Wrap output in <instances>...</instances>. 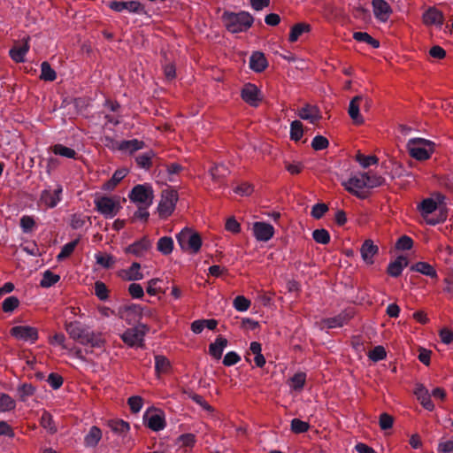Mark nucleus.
<instances>
[{
    "instance_id": "nucleus-44",
    "label": "nucleus",
    "mask_w": 453,
    "mask_h": 453,
    "mask_svg": "<svg viewBox=\"0 0 453 453\" xmlns=\"http://www.w3.org/2000/svg\"><path fill=\"white\" fill-rule=\"evenodd\" d=\"M60 280L59 275L53 273L50 270L44 272L42 279L41 280L40 285L42 288H50L56 284Z\"/></svg>"
},
{
    "instance_id": "nucleus-42",
    "label": "nucleus",
    "mask_w": 453,
    "mask_h": 453,
    "mask_svg": "<svg viewBox=\"0 0 453 453\" xmlns=\"http://www.w3.org/2000/svg\"><path fill=\"white\" fill-rule=\"evenodd\" d=\"M40 78L46 81H53L57 78L56 72L51 68L50 65L44 61L41 65V75Z\"/></svg>"
},
{
    "instance_id": "nucleus-4",
    "label": "nucleus",
    "mask_w": 453,
    "mask_h": 453,
    "mask_svg": "<svg viewBox=\"0 0 453 453\" xmlns=\"http://www.w3.org/2000/svg\"><path fill=\"white\" fill-rule=\"evenodd\" d=\"M176 237L182 250L193 254H196L200 250L202 240L197 232L189 228H184L177 234Z\"/></svg>"
},
{
    "instance_id": "nucleus-23",
    "label": "nucleus",
    "mask_w": 453,
    "mask_h": 453,
    "mask_svg": "<svg viewBox=\"0 0 453 453\" xmlns=\"http://www.w3.org/2000/svg\"><path fill=\"white\" fill-rule=\"evenodd\" d=\"M267 66V61L265 55L261 52H254L250 58V67L254 72H263Z\"/></svg>"
},
{
    "instance_id": "nucleus-45",
    "label": "nucleus",
    "mask_w": 453,
    "mask_h": 453,
    "mask_svg": "<svg viewBox=\"0 0 453 453\" xmlns=\"http://www.w3.org/2000/svg\"><path fill=\"white\" fill-rule=\"evenodd\" d=\"M228 173V169L224 165H216L210 169V174L214 181H219Z\"/></svg>"
},
{
    "instance_id": "nucleus-33",
    "label": "nucleus",
    "mask_w": 453,
    "mask_h": 453,
    "mask_svg": "<svg viewBox=\"0 0 453 453\" xmlns=\"http://www.w3.org/2000/svg\"><path fill=\"white\" fill-rule=\"evenodd\" d=\"M366 188H374L384 185L385 179L374 173L367 172L364 173Z\"/></svg>"
},
{
    "instance_id": "nucleus-12",
    "label": "nucleus",
    "mask_w": 453,
    "mask_h": 453,
    "mask_svg": "<svg viewBox=\"0 0 453 453\" xmlns=\"http://www.w3.org/2000/svg\"><path fill=\"white\" fill-rule=\"evenodd\" d=\"M11 334L18 340L35 342L38 339L36 328L28 326H16L11 329Z\"/></svg>"
},
{
    "instance_id": "nucleus-49",
    "label": "nucleus",
    "mask_w": 453,
    "mask_h": 453,
    "mask_svg": "<svg viewBox=\"0 0 453 453\" xmlns=\"http://www.w3.org/2000/svg\"><path fill=\"white\" fill-rule=\"evenodd\" d=\"M78 242H79V240L76 239L74 241H72V242L65 244L62 247L61 251L59 252V254L57 257L58 260L61 261V260H64L65 258L68 257L73 252Z\"/></svg>"
},
{
    "instance_id": "nucleus-58",
    "label": "nucleus",
    "mask_w": 453,
    "mask_h": 453,
    "mask_svg": "<svg viewBox=\"0 0 453 453\" xmlns=\"http://www.w3.org/2000/svg\"><path fill=\"white\" fill-rule=\"evenodd\" d=\"M328 140L322 135L315 136L311 142V147L315 150H321L326 149L328 147Z\"/></svg>"
},
{
    "instance_id": "nucleus-5",
    "label": "nucleus",
    "mask_w": 453,
    "mask_h": 453,
    "mask_svg": "<svg viewBox=\"0 0 453 453\" xmlns=\"http://www.w3.org/2000/svg\"><path fill=\"white\" fill-rule=\"evenodd\" d=\"M94 203L96 211L106 219L113 218L120 209L118 197L98 196L95 198Z\"/></svg>"
},
{
    "instance_id": "nucleus-10",
    "label": "nucleus",
    "mask_w": 453,
    "mask_h": 453,
    "mask_svg": "<svg viewBox=\"0 0 453 453\" xmlns=\"http://www.w3.org/2000/svg\"><path fill=\"white\" fill-rule=\"evenodd\" d=\"M241 96L245 103L253 107L258 106L262 101L261 91L252 83H247L243 86Z\"/></svg>"
},
{
    "instance_id": "nucleus-28",
    "label": "nucleus",
    "mask_w": 453,
    "mask_h": 453,
    "mask_svg": "<svg viewBox=\"0 0 453 453\" xmlns=\"http://www.w3.org/2000/svg\"><path fill=\"white\" fill-rule=\"evenodd\" d=\"M127 173L128 171L127 168L116 170L112 177L103 185V189L106 191L114 189V188L127 176Z\"/></svg>"
},
{
    "instance_id": "nucleus-24",
    "label": "nucleus",
    "mask_w": 453,
    "mask_h": 453,
    "mask_svg": "<svg viewBox=\"0 0 453 453\" xmlns=\"http://www.w3.org/2000/svg\"><path fill=\"white\" fill-rule=\"evenodd\" d=\"M227 345V340L222 336H218L213 343L209 346V353L216 359H220L224 349Z\"/></svg>"
},
{
    "instance_id": "nucleus-17",
    "label": "nucleus",
    "mask_w": 453,
    "mask_h": 453,
    "mask_svg": "<svg viewBox=\"0 0 453 453\" xmlns=\"http://www.w3.org/2000/svg\"><path fill=\"white\" fill-rule=\"evenodd\" d=\"M151 241L147 236H144L129 245L126 249V252L134 254L136 257H142L151 248Z\"/></svg>"
},
{
    "instance_id": "nucleus-53",
    "label": "nucleus",
    "mask_w": 453,
    "mask_h": 453,
    "mask_svg": "<svg viewBox=\"0 0 453 453\" xmlns=\"http://www.w3.org/2000/svg\"><path fill=\"white\" fill-rule=\"evenodd\" d=\"M386 356V350L382 346L374 347L368 354L369 358L374 362L383 360Z\"/></svg>"
},
{
    "instance_id": "nucleus-22",
    "label": "nucleus",
    "mask_w": 453,
    "mask_h": 453,
    "mask_svg": "<svg viewBox=\"0 0 453 453\" xmlns=\"http://www.w3.org/2000/svg\"><path fill=\"white\" fill-rule=\"evenodd\" d=\"M28 50H29V45L27 43V41H26L23 43L17 44V45L13 46L9 51L10 57L16 63L24 62L25 56L28 52Z\"/></svg>"
},
{
    "instance_id": "nucleus-8",
    "label": "nucleus",
    "mask_w": 453,
    "mask_h": 453,
    "mask_svg": "<svg viewBox=\"0 0 453 453\" xmlns=\"http://www.w3.org/2000/svg\"><path fill=\"white\" fill-rule=\"evenodd\" d=\"M178 201V193L173 189H165L162 193L161 201L157 210L161 218H167L174 211Z\"/></svg>"
},
{
    "instance_id": "nucleus-61",
    "label": "nucleus",
    "mask_w": 453,
    "mask_h": 453,
    "mask_svg": "<svg viewBox=\"0 0 453 453\" xmlns=\"http://www.w3.org/2000/svg\"><path fill=\"white\" fill-rule=\"evenodd\" d=\"M413 246V241L407 235L400 237L396 242V248L402 250H409Z\"/></svg>"
},
{
    "instance_id": "nucleus-41",
    "label": "nucleus",
    "mask_w": 453,
    "mask_h": 453,
    "mask_svg": "<svg viewBox=\"0 0 453 453\" xmlns=\"http://www.w3.org/2000/svg\"><path fill=\"white\" fill-rule=\"evenodd\" d=\"M353 38L357 42H365L374 49L380 47V42L365 32H355L353 34Z\"/></svg>"
},
{
    "instance_id": "nucleus-29",
    "label": "nucleus",
    "mask_w": 453,
    "mask_h": 453,
    "mask_svg": "<svg viewBox=\"0 0 453 453\" xmlns=\"http://www.w3.org/2000/svg\"><path fill=\"white\" fill-rule=\"evenodd\" d=\"M443 196L441 195H437L438 202L434 201L433 198H426L422 201L419 205V210L423 216H427L434 212L438 206V203H441L443 200Z\"/></svg>"
},
{
    "instance_id": "nucleus-31",
    "label": "nucleus",
    "mask_w": 453,
    "mask_h": 453,
    "mask_svg": "<svg viewBox=\"0 0 453 453\" xmlns=\"http://www.w3.org/2000/svg\"><path fill=\"white\" fill-rule=\"evenodd\" d=\"M411 270L420 273L424 275L429 276L431 278L436 279L438 274L435 269L426 262H418L411 266Z\"/></svg>"
},
{
    "instance_id": "nucleus-54",
    "label": "nucleus",
    "mask_w": 453,
    "mask_h": 453,
    "mask_svg": "<svg viewBox=\"0 0 453 453\" xmlns=\"http://www.w3.org/2000/svg\"><path fill=\"white\" fill-rule=\"evenodd\" d=\"M250 306V301L243 296H238L234 300V307L239 311H246Z\"/></svg>"
},
{
    "instance_id": "nucleus-16",
    "label": "nucleus",
    "mask_w": 453,
    "mask_h": 453,
    "mask_svg": "<svg viewBox=\"0 0 453 453\" xmlns=\"http://www.w3.org/2000/svg\"><path fill=\"white\" fill-rule=\"evenodd\" d=\"M144 147L145 142L137 139L115 142L113 144V149L126 151L129 154H133L137 150H142Z\"/></svg>"
},
{
    "instance_id": "nucleus-9",
    "label": "nucleus",
    "mask_w": 453,
    "mask_h": 453,
    "mask_svg": "<svg viewBox=\"0 0 453 453\" xmlns=\"http://www.w3.org/2000/svg\"><path fill=\"white\" fill-rule=\"evenodd\" d=\"M342 185L346 190L358 198L365 199L368 196V193L363 190L366 188L364 173L349 178Z\"/></svg>"
},
{
    "instance_id": "nucleus-52",
    "label": "nucleus",
    "mask_w": 453,
    "mask_h": 453,
    "mask_svg": "<svg viewBox=\"0 0 453 453\" xmlns=\"http://www.w3.org/2000/svg\"><path fill=\"white\" fill-rule=\"evenodd\" d=\"M19 304L16 296H9L3 302L2 308L4 312H12Z\"/></svg>"
},
{
    "instance_id": "nucleus-43",
    "label": "nucleus",
    "mask_w": 453,
    "mask_h": 453,
    "mask_svg": "<svg viewBox=\"0 0 453 453\" xmlns=\"http://www.w3.org/2000/svg\"><path fill=\"white\" fill-rule=\"evenodd\" d=\"M306 374L304 372H297L289 380V387L294 390H301L305 383Z\"/></svg>"
},
{
    "instance_id": "nucleus-7",
    "label": "nucleus",
    "mask_w": 453,
    "mask_h": 453,
    "mask_svg": "<svg viewBox=\"0 0 453 453\" xmlns=\"http://www.w3.org/2000/svg\"><path fill=\"white\" fill-rule=\"evenodd\" d=\"M153 197L152 188L146 184H138L134 186L129 194L131 201L138 203L142 206L145 207H150L152 204Z\"/></svg>"
},
{
    "instance_id": "nucleus-60",
    "label": "nucleus",
    "mask_w": 453,
    "mask_h": 453,
    "mask_svg": "<svg viewBox=\"0 0 453 453\" xmlns=\"http://www.w3.org/2000/svg\"><path fill=\"white\" fill-rule=\"evenodd\" d=\"M127 403L132 412L137 413L142 407V398L138 395L131 396L128 398Z\"/></svg>"
},
{
    "instance_id": "nucleus-59",
    "label": "nucleus",
    "mask_w": 453,
    "mask_h": 453,
    "mask_svg": "<svg viewBox=\"0 0 453 453\" xmlns=\"http://www.w3.org/2000/svg\"><path fill=\"white\" fill-rule=\"evenodd\" d=\"M327 211L328 207L326 203H319L313 205L311 214L314 219H321Z\"/></svg>"
},
{
    "instance_id": "nucleus-11",
    "label": "nucleus",
    "mask_w": 453,
    "mask_h": 453,
    "mask_svg": "<svg viewBox=\"0 0 453 453\" xmlns=\"http://www.w3.org/2000/svg\"><path fill=\"white\" fill-rule=\"evenodd\" d=\"M354 316L352 310H345L337 316L333 318L324 319L321 321L324 328L332 329L336 327H342L346 325Z\"/></svg>"
},
{
    "instance_id": "nucleus-64",
    "label": "nucleus",
    "mask_w": 453,
    "mask_h": 453,
    "mask_svg": "<svg viewBox=\"0 0 453 453\" xmlns=\"http://www.w3.org/2000/svg\"><path fill=\"white\" fill-rule=\"evenodd\" d=\"M129 295L133 298L140 299L144 296L142 287L138 283H131L128 287Z\"/></svg>"
},
{
    "instance_id": "nucleus-6",
    "label": "nucleus",
    "mask_w": 453,
    "mask_h": 453,
    "mask_svg": "<svg viewBox=\"0 0 453 453\" xmlns=\"http://www.w3.org/2000/svg\"><path fill=\"white\" fill-rule=\"evenodd\" d=\"M148 331L149 328L146 325L139 324L134 327L127 329L121 334V339L129 347H142L144 336Z\"/></svg>"
},
{
    "instance_id": "nucleus-2",
    "label": "nucleus",
    "mask_w": 453,
    "mask_h": 453,
    "mask_svg": "<svg viewBox=\"0 0 453 453\" xmlns=\"http://www.w3.org/2000/svg\"><path fill=\"white\" fill-rule=\"evenodd\" d=\"M223 23L232 34L247 31L253 24V17L247 12H225L222 14Z\"/></svg>"
},
{
    "instance_id": "nucleus-62",
    "label": "nucleus",
    "mask_w": 453,
    "mask_h": 453,
    "mask_svg": "<svg viewBox=\"0 0 453 453\" xmlns=\"http://www.w3.org/2000/svg\"><path fill=\"white\" fill-rule=\"evenodd\" d=\"M19 394L21 401H26L27 397L34 395L35 388L31 384H22L19 389Z\"/></svg>"
},
{
    "instance_id": "nucleus-51",
    "label": "nucleus",
    "mask_w": 453,
    "mask_h": 453,
    "mask_svg": "<svg viewBox=\"0 0 453 453\" xmlns=\"http://www.w3.org/2000/svg\"><path fill=\"white\" fill-rule=\"evenodd\" d=\"M310 425L299 418H294L291 421V431L295 434H302L308 431Z\"/></svg>"
},
{
    "instance_id": "nucleus-37",
    "label": "nucleus",
    "mask_w": 453,
    "mask_h": 453,
    "mask_svg": "<svg viewBox=\"0 0 453 453\" xmlns=\"http://www.w3.org/2000/svg\"><path fill=\"white\" fill-rule=\"evenodd\" d=\"M157 250L163 255H169L173 250V240L172 237H161L157 243Z\"/></svg>"
},
{
    "instance_id": "nucleus-55",
    "label": "nucleus",
    "mask_w": 453,
    "mask_h": 453,
    "mask_svg": "<svg viewBox=\"0 0 453 453\" xmlns=\"http://www.w3.org/2000/svg\"><path fill=\"white\" fill-rule=\"evenodd\" d=\"M95 294L102 301L108 299V288L106 285L102 281H96L95 283Z\"/></svg>"
},
{
    "instance_id": "nucleus-36",
    "label": "nucleus",
    "mask_w": 453,
    "mask_h": 453,
    "mask_svg": "<svg viewBox=\"0 0 453 453\" xmlns=\"http://www.w3.org/2000/svg\"><path fill=\"white\" fill-rule=\"evenodd\" d=\"M311 30V26L306 23H297L292 27L288 40L291 42H296L299 37Z\"/></svg>"
},
{
    "instance_id": "nucleus-50",
    "label": "nucleus",
    "mask_w": 453,
    "mask_h": 453,
    "mask_svg": "<svg viewBox=\"0 0 453 453\" xmlns=\"http://www.w3.org/2000/svg\"><path fill=\"white\" fill-rule=\"evenodd\" d=\"M312 237L318 243L327 244L330 242V234L328 231L324 228L314 230Z\"/></svg>"
},
{
    "instance_id": "nucleus-19",
    "label": "nucleus",
    "mask_w": 453,
    "mask_h": 453,
    "mask_svg": "<svg viewBox=\"0 0 453 453\" xmlns=\"http://www.w3.org/2000/svg\"><path fill=\"white\" fill-rule=\"evenodd\" d=\"M374 16L380 21H387L392 12L391 7L384 0H372Z\"/></svg>"
},
{
    "instance_id": "nucleus-40",
    "label": "nucleus",
    "mask_w": 453,
    "mask_h": 453,
    "mask_svg": "<svg viewBox=\"0 0 453 453\" xmlns=\"http://www.w3.org/2000/svg\"><path fill=\"white\" fill-rule=\"evenodd\" d=\"M16 402L9 395L0 393V412H6L14 410Z\"/></svg>"
},
{
    "instance_id": "nucleus-21",
    "label": "nucleus",
    "mask_w": 453,
    "mask_h": 453,
    "mask_svg": "<svg viewBox=\"0 0 453 453\" xmlns=\"http://www.w3.org/2000/svg\"><path fill=\"white\" fill-rule=\"evenodd\" d=\"M378 246H376L372 240H365L360 249L364 261L367 264H372L373 256L378 252Z\"/></svg>"
},
{
    "instance_id": "nucleus-35",
    "label": "nucleus",
    "mask_w": 453,
    "mask_h": 453,
    "mask_svg": "<svg viewBox=\"0 0 453 453\" xmlns=\"http://www.w3.org/2000/svg\"><path fill=\"white\" fill-rule=\"evenodd\" d=\"M50 150L55 155H58L66 158H76L77 156V153L73 149L60 143L51 146Z\"/></svg>"
},
{
    "instance_id": "nucleus-1",
    "label": "nucleus",
    "mask_w": 453,
    "mask_h": 453,
    "mask_svg": "<svg viewBox=\"0 0 453 453\" xmlns=\"http://www.w3.org/2000/svg\"><path fill=\"white\" fill-rule=\"evenodd\" d=\"M65 328L70 338L82 345L102 348L104 344V340L100 333L91 331L78 321L66 322Z\"/></svg>"
},
{
    "instance_id": "nucleus-25",
    "label": "nucleus",
    "mask_w": 453,
    "mask_h": 453,
    "mask_svg": "<svg viewBox=\"0 0 453 453\" xmlns=\"http://www.w3.org/2000/svg\"><path fill=\"white\" fill-rule=\"evenodd\" d=\"M101 439V429L96 426H93L84 437V445L88 448H95Z\"/></svg>"
},
{
    "instance_id": "nucleus-57",
    "label": "nucleus",
    "mask_w": 453,
    "mask_h": 453,
    "mask_svg": "<svg viewBox=\"0 0 453 453\" xmlns=\"http://www.w3.org/2000/svg\"><path fill=\"white\" fill-rule=\"evenodd\" d=\"M125 10L128 11L129 12L137 13V14L146 13L144 6L136 1L126 2Z\"/></svg>"
},
{
    "instance_id": "nucleus-63",
    "label": "nucleus",
    "mask_w": 453,
    "mask_h": 453,
    "mask_svg": "<svg viewBox=\"0 0 453 453\" xmlns=\"http://www.w3.org/2000/svg\"><path fill=\"white\" fill-rule=\"evenodd\" d=\"M50 343L54 346H60L63 349H66L65 336L63 333H56L50 338Z\"/></svg>"
},
{
    "instance_id": "nucleus-18",
    "label": "nucleus",
    "mask_w": 453,
    "mask_h": 453,
    "mask_svg": "<svg viewBox=\"0 0 453 453\" xmlns=\"http://www.w3.org/2000/svg\"><path fill=\"white\" fill-rule=\"evenodd\" d=\"M444 16L441 11L435 7L428 8L423 14V22L426 26L441 27L443 24Z\"/></svg>"
},
{
    "instance_id": "nucleus-46",
    "label": "nucleus",
    "mask_w": 453,
    "mask_h": 453,
    "mask_svg": "<svg viewBox=\"0 0 453 453\" xmlns=\"http://www.w3.org/2000/svg\"><path fill=\"white\" fill-rule=\"evenodd\" d=\"M303 124L299 120L292 121L290 125V138L293 141H299L303 137Z\"/></svg>"
},
{
    "instance_id": "nucleus-20",
    "label": "nucleus",
    "mask_w": 453,
    "mask_h": 453,
    "mask_svg": "<svg viewBox=\"0 0 453 453\" xmlns=\"http://www.w3.org/2000/svg\"><path fill=\"white\" fill-rule=\"evenodd\" d=\"M298 116L311 123H315L321 119L320 111L315 105L305 104L298 110Z\"/></svg>"
},
{
    "instance_id": "nucleus-32",
    "label": "nucleus",
    "mask_w": 453,
    "mask_h": 453,
    "mask_svg": "<svg viewBox=\"0 0 453 453\" xmlns=\"http://www.w3.org/2000/svg\"><path fill=\"white\" fill-rule=\"evenodd\" d=\"M155 157V152L151 150L139 154L135 157V162L136 164L143 169H150L152 165V159Z\"/></svg>"
},
{
    "instance_id": "nucleus-47",
    "label": "nucleus",
    "mask_w": 453,
    "mask_h": 453,
    "mask_svg": "<svg viewBox=\"0 0 453 453\" xmlns=\"http://www.w3.org/2000/svg\"><path fill=\"white\" fill-rule=\"evenodd\" d=\"M356 160L363 168H367L372 165L377 164L379 159L376 156H365L358 151L356 155Z\"/></svg>"
},
{
    "instance_id": "nucleus-13",
    "label": "nucleus",
    "mask_w": 453,
    "mask_h": 453,
    "mask_svg": "<svg viewBox=\"0 0 453 453\" xmlns=\"http://www.w3.org/2000/svg\"><path fill=\"white\" fill-rule=\"evenodd\" d=\"M63 188L61 185H58L56 189H44L41 193L40 201L48 208H54L61 201V194Z\"/></svg>"
},
{
    "instance_id": "nucleus-3",
    "label": "nucleus",
    "mask_w": 453,
    "mask_h": 453,
    "mask_svg": "<svg viewBox=\"0 0 453 453\" xmlns=\"http://www.w3.org/2000/svg\"><path fill=\"white\" fill-rule=\"evenodd\" d=\"M407 150L411 157L419 161L426 160L434 152V142L423 138H413L408 141Z\"/></svg>"
},
{
    "instance_id": "nucleus-26",
    "label": "nucleus",
    "mask_w": 453,
    "mask_h": 453,
    "mask_svg": "<svg viewBox=\"0 0 453 453\" xmlns=\"http://www.w3.org/2000/svg\"><path fill=\"white\" fill-rule=\"evenodd\" d=\"M408 265V260L404 257H398L395 261L391 262L388 266V273L392 277L401 275L404 267Z\"/></svg>"
},
{
    "instance_id": "nucleus-48",
    "label": "nucleus",
    "mask_w": 453,
    "mask_h": 453,
    "mask_svg": "<svg viewBox=\"0 0 453 453\" xmlns=\"http://www.w3.org/2000/svg\"><path fill=\"white\" fill-rule=\"evenodd\" d=\"M155 369L158 373H166L170 370V362L164 356H156Z\"/></svg>"
},
{
    "instance_id": "nucleus-56",
    "label": "nucleus",
    "mask_w": 453,
    "mask_h": 453,
    "mask_svg": "<svg viewBox=\"0 0 453 453\" xmlns=\"http://www.w3.org/2000/svg\"><path fill=\"white\" fill-rule=\"evenodd\" d=\"M20 226L24 233H30L35 226V221L31 216L25 215L20 219Z\"/></svg>"
},
{
    "instance_id": "nucleus-39",
    "label": "nucleus",
    "mask_w": 453,
    "mask_h": 453,
    "mask_svg": "<svg viewBox=\"0 0 453 453\" xmlns=\"http://www.w3.org/2000/svg\"><path fill=\"white\" fill-rule=\"evenodd\" d=\"M40 424L50 434H55L58 430L52 416L46 411H44L42 414Z\"/></svg>"
},
{
    "instance_id": "nucleus-30",
    "label": "nucleus",
    "mask_w": 453,
    "mask_h": 453,
    "mask_svg": "<svg viewBox=\"0 0 453 453\" xmlns=\"http://www.w3.org/2000/svg\"><path fill=\"white\" fill-rule=\"evenodd\" d=\"M141 265L134 262L127 270L122 271L121 277L127 280L134 281L143 279V274L140 272Z\"/></svg>"
},
{
    "instance_id": "nucleus-27",
    "label": "nucleus",
    "mask_w": 453,
    "mask_h": 453,
    "mask_svg": "<svg viewBox=\"0 0 453 453\" xmlns=\"http://www.w3.org/2000/svg\"><path fill=\"white\" fill-rule=\"evenodd\" d=\"M108 426L111 428V430L125 438L126 435L128 434L130 426L129 424L122 419H112L108 422Z\"/></svg>"
},
{
    "instance_id": "nucleus-34",
    "label": "nucleus",
    "mask_w": 453,
    "mask_h": 453,
    "mask_svg": "<svg viewBox=\"0 0 453 453\" xmlns=\"http://www.w3.org/2000/svg\"><path fill=\"white\" fill-rule=\"evenodd\" d=\"M148 426L153 431H160L165 427V420L161 413L151 414L148 419Z\"/></svg>"
},
{
    "instance_id": "nucleus-14",
    "label": "nucleus",
    "mask_w": 453,
    "mask_h": 453,
    "mask_svg": "<svg viewBox=\"0 0 453 453\" xmlns=\"http://www.w3.org/2000/svg\"><path fill=\"white\" fill-rule=\"evenodd\" d=\"M252 229L256 239L260 242H267L274 234L273 226L265 222H255Z\"/></svg>"
},
{
    "instance_id": "nucleus-15",
    "label": "nucleus",
    "mask_w": 453,
    "mask_h": 453,
    "mask_svg": "<svg viewBox=\"0 0 453 453\" xmlns=\"http://www.w3.org/2000/svg\"><path fill=\"white\" fill-rule=\"evenodd\" d=\"M364 101V96H354L349 105L348 112L353 122L357 125L364 123V118L360 114V108Z\"/></svg>"
},
{
    "instance_id": "nucleus-38",
    "label": "nucleus",
    "mask_w": 453,
    "mask_h": 453,
    "mask_svg": "<svg viewBox=\"0 0 453 453\" xmlns=\"http://www.w3.org/2000/svg\"><path fill=\"white\" fill-rule=\"evenodd\" d=\"M95 258L96 261V264L101 265L103 268L109 269L111 268L115 263L116 258L112 255L106 254V253H96L95 255Z\"/></svg>"
}]
</instances>
